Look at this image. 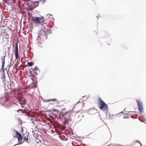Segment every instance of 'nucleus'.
<instances>
[{
    "mask_svg": "<svg viewBox=\"0 0 146 146\" xmlns=\"http://www.w3.org/2000/svg\"><path fill=\"white\" fill-rule=\"evenodd\" d=\"M73 107L71 109L68 110L67 111L63 113V112L60 114L59 118L64 119L63 123L64 125L67 124L68 122V119L71 117L74 112Z\"/></svg>",
    "mask_w": 146,
    "mask_h": 146,
    "instance_id": "nucleus-1",
    "label": "nucleus"
},
{
    "mask_svg": "<svg viewBox=\"0 0 146 146\" xmlns=\"http://www.w3.org/2000/svg\"><path fill=\"white\" fill-rule=\"evenodd\" d=\"M98 107L103 111H105L108 109V105L106 104L99 97L98 100Z\"/></svg>",
    "mask_w": 146,
    "mask_h": 146,
    "instance_id": "nucleus-2",
    "label": "nucleus"
},
{
    "mask_svg": "<svg viewBox=\"0 0 146 146\" xmlns=\"http://www.w3.org/2000/svg\"><path fill=\"white\" fill-rule=\"evenodd\" d=\"M31 20L33 23L37 25H42L44 21V18L42 16L33 17L31 19Z\"/></svg>",
    "mask_w": 146,
    "mask_h": 146,
    "instance_id": "nucleus-3",
    "label": "nucleus"
},
{
    "mask_svg": "<svg viewBox=\"0 0 146 146\" xmlns=\"http://www.w3.org/2000/svg\"><path fill=\"white\" fill-rule=\"evenodd\" d=\"M15 96L18 100H19L22 97L23 93L21 91H15Z\"/></svg>",
    "mask_w": 146,
    "mask_h": 146,
    "instance_id": "nucleus-4",
    "label": "nucleus"
},
{
    "mask_svg": "<svg viewBox=\"0 0 146 146\" xmlns=\"http://www.w3.org/2000/svg\"><path fill=\"white\" fill-rule=\"evenodd\" d=\"M15 137L17 138L18 139V142L20 143H22L23 142L22 141L23 138L21 134L17 131H15Z\"/></svg>",
    "mask_w": 146,
    "mask_h": 146,
    "instance_id": "nucleus-5",
    "label": "nucleus"
},
{
    "mask_svg": "<svg viewBox=\"0 0 146 146\" xmlns=\"http://www.w3.org/2000/svg\"><path fill=\"white\" fill-rule=\"evenodd\" d=\"M21 131H22V133L24 135L23 136V139H24V141H26L27 142H28L29 140L28 135L27 134L26 136H25V134L26 132V131H24V129L23 128H22Z\"/></svg>",
    "mask_w": 146,
    "mask_h": 146,
    "instance_id": "nucleus-6",
    "label": "nucleus"
},
{
    "mask_svg": "<svg viewBox=\"0 0 146 146\" xmlns=\"http://www.w3.org/2000/svg\"><path fill=\"white\" fill-rule=\"evenodd\" d=\"M136 101L137 103L138 109L139 111L140 112H142L143 111V109L141 102L138 100H137Z\"/></svg>",
    "mask_w": 146,
    "mask_h": 146,
    "instance_id": "nucleus-7",
    "label": "nucleus"
},
{
    "mask_svg": "<svg viewBox=\"0 0 146 146\" xmlns=\"http://www.w3.org/2000/svg\"><path fill=\"white\" fill-rule=\"evenodd\" d=\"M5 55L2 57L1 58V61L2 62V66L1 70H3V72H4V66L5 63Z\"/></svg>",
    "mask_w": 146,
    "mask_h": 146,
    "instance_id": "nucleus-8",
    "label": "nucleus"
},
{
    "mask_svg": "<svg viewBox=\"0 0 146 146\" xmlns=\"http://www.w3.org/2000/svg\"><path fill=\"white\" fill-rule=\"evenodd\" d=\"M20 104L21 105V106L23 107L22 105H24L26 103V101L25 100L23 97L19 99L18 100Z\"/></svg>",
    "mask_w": 146,
    "mask_h": 146,
    "instance_id": "nucleus-9",
    "label": "nucleus"
},
{
    "mask_svg": "<svg viewBox=\"0 0 146 146\" xmlns=\"http://www.w3.org/2000/svg\"><path fill=\"white\" fill-rule=\"evenodd\" d=\"M41 2V0H39L38 1H34L33 2V3L36 7H37L39 5V3Z\"/></svg>",
    "mask_w": 146,
    "mask_h": 146,
    "instance_id": "nucleus-10",
    "label": "nucleus"
},
{
    "mask_svg": "<svg viewBox=\"0 0 146 146\" xmlns=\"http://www.w3.org/2000/svg\"><path fill=\"white\" fill-rule=\"evenodd\" d=\"M50 101H52L53 102H58V101L55 99H49L47 100V102H48Z\"/></svg>",
    "mask_w": 146,
    "mask_h": 146,
    "instance_id": "nucleus-11",
    "label": "nucleus"
},
{
    "mask_svg": "<svg viewBox=\"0 0 146 146\" xmlns=\"http://www.w3.org/2000/svg\"><path fill=\"white\" fill-rule=\"evenodd\" d=\"M15 52H18L17 43L15 47Z\"/></svg>",
    "mask_w": 146,
    "mask_h": 146,
    "instance_id": "nucleus-12",
    "label": "nucleus"
},
{
    "mask_svg": "<svg viewBox=\"0 0 146 146\" xmlns=\"http://www.w3.org/2000/svg\"><path fill=\"white\" fill-rule=\"evenodd\" d=\"M15 59H17L18 57V52H15Z\"/></svg>",
    "mask_w": 146,
    "mask_h": 146,
    "instance_id": "nucleus-13",
    "label": "nucleus"
},
{
    "mask_svg": "<svg viewBox=\"0 0 146 146\" xmlns=\"http://www.w3.org/2000/svg\"><path fill=\"white\" fill-rule=\"evenodd\" d=\"M34 63H33L32 62H31L28 63V65L29 66H31L33 65Z\"/></svg>",
    "mask_w": 146,
    "mask_h": 146,
    "instance_id": "nucleus-14",
    "label": "nucleus"
},
{
    "mask_svg": "<svg viewBox=\"0 0 146 146\" xmlns=\"http://www.w3.org/2000/svg\"><path fill=\"white\" fill-rule=\"evenodd\" d=\"M47 16H49V18L50 19H52L53 18L52 15H51L48 14Z\"/></svg>",
    "mask_w": 146,
    "mask_h": 146,
    "instance_id": "nucleus-15",
    "label": "nucleus"
},
{
    "mask_svg": "<svg viewBox=\"0 0 146 146\" xmlns=\"http://www.w3.org/2000/svg\"><path fill=\"white\" fill-rule=\"evenodd\" d=\"M38 68L36 66L34 68V69L35 70H38Z\"/></svg>",
    "mask_w": 146,
    "mask_h": 146,
    "instance_id": "nucleus-16",
    "label": "nucleus"
},
{
    "mask_svg": "<svg viewBox=\"0 0 146 146\" xmlns=\"http://www.w3.org/2000/svg\"><path fill=\"white\" fill-rule=\"evenodd\" d=\"M5 98L6 99V101H8L9 100V99L7 98V95L6 94L5 95Z\"/></svg>",
    "mask_w": 146,
    "mask_h": 146,
    "instance_id": "nucleus-17",
    "label": "nucleus"
},
{
    "mask_svg": "<svg viewBox=\"0 0 146 146\" xmlns=\"http://www.w3.org/2000/svg\"><path fill=\"white\" fill-rule=\"evenodd\" d=\"M41 2H42V3L43 4L44 2H45V0H41Z\"/></svg>",
    "mask_w": 146,
    "mask_h": 146,
    "instance_id": "nucleus-18",
    "label": "nucleus"
},
{
    "mask_svg": "<svg viewBox=\"0 0 146 146\" xmlns=\"http://www.w3.org/2000/svg\"><path fill=\"white\" fill-rule=\"evenodd\" d=\"M66 126H65V125H64V126L62 127V129H65L66 128Z\"/></svg>",
    "mask_w": 146,
    "mask_h": 146,
    "instance_id": "nucleus-19",
    "label": "nucleus"
},
{
    "mask_svg": "<svg viewBox=\"0 0 146 146\" xmlns=\"http://www.w3.org/2000/svg\"><path fill=\"white\" fill-rule=\"evenodd\" d=\"M5 78V74H3V76H2L1 77V78Z\"/></svg>",
    "mask_w": 146,
    "mask_h": 146,
    "instance_id": "nucleus-20",
    "label": "nucleus"
},
{
    "mask_svg": "<svg viewBox=\"0 0 146 146\" xmlns=\"http://www.w3.org/2000/svg\"><path fill=\"white\" fill-rule=\"evenodd\" d=\"M128 115H127L126 116H125L124 117V118H127L128 117H127Z\"/></svg>",
    "mask_w": 146,
    "mask_h": 146,
    "instance_id": "nucleus-21",
    "label": "nucleus"
},
{
    "mask_svg": "<svg viewBox=\"0 0 146 146\" xmlns=\"http://www.w3.org/2000/svg\"><path fill=\"white\" fill-rule=\"evenodd\" d=\"M30 1V0H24L25 2H27V1Z\"/></svg>",
    "mask_w": 146,
    "mask_h": 146,
    "instance_id": "nucleus-22",
    "label": "nucleus"
},
{
    "mask_svg": "<svg viewBox=\"0 0 146 146\" xmlns=\"http://www.w3.org/2000/svg\"><path fill=\"white\" fill-rule=\"evenodd\" d=\"M66 110V108H64L63 109V111H64V110Z\"/></svg>",
    "mask_w": 146,
    "mask_h": 146,
    "instance_id": "nucleus-23",
    "label": "nucleus"
},
{
    "mask_svg": "<svg viewBox=\"0 0 146 146\" xmlns=\"http://www.w3.org/2000/svg\"><path fill=\"white\" fill-rule=\"evenodd\" d=\"M21 110H18V111H19Z\"/></svg>",
    "mask_w": 146,
    "mask_h": 146,
    "instance_id": "nucleus-24",
    "label": "nucleus"
},
{
    "mask_svg": "<svg viewBox=\"0 0 146 146\" xmlns=\"http://www.w3.org/2000/svg\"><path fill=\"white\" fill-rule=\"evenodd\" d=\"M35 133H34V136L35 135Z\"/></svg>",
    "mask_w": 146,
    "mask_h": 146,
    "instance_id": "nucleus-25",
    "label": "nucleus"
},
{
    "mask_svg": "<svg viewBox=\"0 0 146 146\" xmlns=\"http://www.w3.org/2000/svg\"><path fill=\"white\" fill-rule=\"evenodd\" d=\"M126 114V113H124V114Z\"/></svg>",
    "mask_w": 146,
    "mask_h": 146,
    "instance_id": "nucleus-26",
    "label": "nucleus"
}]
</instances>
